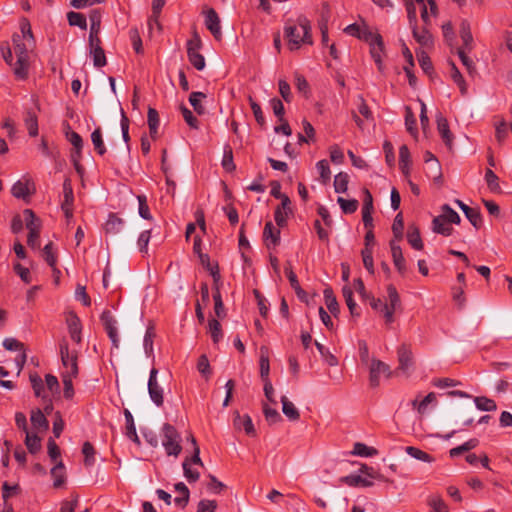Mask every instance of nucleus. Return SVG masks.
<instances>
[{"mask_svg": "<svg viewBox=\"0 0 512 512\" xmlns=\"http://www.w3.org/2000/svg\"><path fill=\"white\" fill-rule=\"evenodd\" d=\"M343 297L345 302L349 308L351 315H359L358 307L356 302L353 299V291L350 287L344 286L342 289Z\"/></svg>", "mask_w": 512, "mask_h": 512, "instance_id": "nucleus-52", "label": "nucleus"}, {"mask_svg": "<svg viewBox=\"0 0 512 512\" xmlns=\"http://www.w3.org/2000/svg\"><path fill=\"white\" fill-rule=\"evenodd\" d=\"M436 402V395L433 392L428 393L421 401L417 399L412 401V406L418 413L424 414L429 404Z\"/></svg>", "mask_w": 512, "mask_h": 512, "instance_id": "nucleus-41", "label": "nucleus"}, {"mask_svg": "<svg viewBox=\"0 0 512 512\" xmlns=\"http://www.w3.org/2000/svg\"><path fill=\"white\" fill-rule=\"evenodd\" d=\"M43 258L47 262V264L53 269V272L60 273V271L56 268L57 256L54 253L52 243H48L44 246L42 250Z\"/></svg>", "mask_w": 512, "mask_h": 512, "instance_id": "nucleus-38", "label": "nucleus"}, {"mask_svg": "<svg viewBox=\"0 0 512 512\" xmlns=\"http://www.w3.org/2000/svg\"><path fill=\"white\" fill-rule=\"evenodd\" d=\"M209 333L214 344H218L223 337L221 324L216 319H211L208 322Z\"/></svg>", "mask_w": 512, "mask_h": 512, "instance_id": "nucleus-49", "label": "nucleus"}, {"mask_svg": "<svg viewBox=\"0 0 512 512\" xmlns=\"http://www.w3.org/2000/svg\"><path fill=\"white\" fill-rule=\"evenodd\" d=\"M24 123L31 137L38 135V118L33 110H27L24 115Z\"/></svg>", "mask_w": 512, "mask_h": 512, "instance_id": "nucleus-31", "label": "nucleus"}, {"mask_svg": "<svg viewBox=\"0 0 512 512\" xmlns=\"http://www.w3.org/2000/svg\"><path fill=\"white\" fill-rule=\"evenodd\" d=\"M67 20L70 26H77L82 30L87 29L86 17L82 13L70 11L67 13Z\"/></svg>", "mask_w": 512, "mask_h": 512, "instance_id": "nucleus-44", "label": "nucleus"}, {"mask_svg": "<svg viewBox=\"0 0 512 512\" xmlns=\"http://www.w3.org/2000/svg\"><path fill=\"white\" fill-rule=\"evenodd\" d=\"M349 175L346 172H340L334 177V189L336 193H345L348 190Z\"/></svg>", "mask_w": 512, "mask_h": 512, "instance_id": "nucleus-46", "label": "nucleus"}, {"mask_svg": "<svg viewBox=\"0 0 512 512\" xmlns=\"http://www.w3.org/2000/svg\"><path fill=\"white\" fill-rule=\"evenodd\" d=\"M428 26L429 25H425V27L419 29L417 24L410 25L412 29L413 38L419 45L426 48L433 46V37L427 28Z\"/></svg>", "mask_w": 512, "mask_h": 512, "instance_id": "nucleus-16", "label": "nucleus"}, {"mask_svg": "<svg viewBox=\"0 0 512 512\" xmlns=\"http://www.w3.org/2000/svg\"><path fill=\"white\" fill-rule=\"evenodd\" d=\"M397 356L399 362L398 370L402 371L403 373H408L413 366V356L411 350L407 346L401 345L397 350Z\"/></svg>", "mask_w": 512, "mask_h": 512, "instance_id": "nucleus-18", "label": "nucleus"}, {"mask_svg": "<svg viewBox=\"0 0 512 512\" xmlns=\"http://www.w3.org/2000/svg\"><path fill=\"white\" fill-rule=\"evenodd\" d=\"M474 403L477 409L481 411L491 412L497 409L496 402L493 399H490L485 396L474 397Z\"/></svg>", "mask_w": 512, "mask_h": 512, "instance_id": "nucleus-40", "label": "nucleus"}, {"mask_svg": "<svg viewBox=\"0 0 512 512\" xmlns=\"http://www.w3.org/2000/svg\"><path fill=\"white\" fill-rule=\"evenodd\" d=\"M222 167L227 172H232L236 168L234 161H233V151L229 145H225V147H224V154H223V158H222Z\"/></svg>", "mask_w": 512, "mask_h": 512, "instance_id": "nucleus-57", "label": "nucleus"}, {"mask_svg": "<svg viewBox=\"0 0 512 512\" xmlns=\"http://www.w3.org/2000/svg\"><path fill=\"white\" fill-rule=\"evenodd\" d=\"M337 202L345 214L354 213L359 204L356 199H345L343 197H338Z\"/></svg>", "mask_w": 512, "mask_h": 512, "instance_id": "nucleus-60", "label": "nucleus"}, {"mask_svg": "<svg viewBox=\"0 0 512 512\" xmlns=\"http://www.w3.org/2000/svg\"><path fill=\"white\" fill-rule=\"evenodd\" d=\"M100 320L102 322V325L108 334V337L110 338L113 347L118 348L119 347V336H118V330H117V321L112 315V313L108 310L103 311V313L100 316Z\"/></svg>", "mask_w": 512, "mask_h": 512, "instance_id": "nucleus-12", "label": "nucleus"}, {"mask_svg": "<svg viewBox=\"0 0 512 512\" xmlns=\"http://www.w3.org/2000/svg\"><path fill=\"white\" fill-rule=\"evenodd\" d=\"M407 241L415 250L423 249V241L420 236L419 228L416 225H410L407 231Z\"/></svg>", "mask_w": 512, "mask_h": 512, "instance_id": "nucleus-30", "label": "nucleus"}, {"mask_svg": "<svg viewBox=\"0 0 512 512\" xmlns=\"http://www.w3.org/2000/svg\"><path fill=\"white\" fill-rule=\"evenodd\" d=\"M437 129L446 145H451L453 137L449 129L448 121L442 114L437 115Z\"/></svg>", "mask_w": 512, "mask_h": 512, "instance_id": "nucleus-28", "label": "nucleus"}, {"mask_svg": "<svg viewBox=\"0 0 512 512\" xmlns=\"http://www.w3.org/2000/svg\"><path fill=\"white\" fill-rule=\"evenodd\" d=\"M82 453L84 455V464L87 467L94 465L95 463V449L93 445L86 441L82 447Z\"/></svg>", "mask_w": 512, "mask_h": 512, "instance_id": "nucleus-59", "label": "nucleus"}, {"mask_svg": "<svg viewBox=\"0 0 512 512\" xmlns=\"http://www.w3.org/2000/svg\"><path fill=\"white\" fill-rule=\"evenodd\" d=\"M25 444L30 453L35 454L41 449V439L36 434L26 433Z\"/></svg>", "mask_w": 512, "mask_h": 512, "instance_id": "nucleus-56", "label": "nucleus"}, {"mask_svg": "<svg viewBox=\"0 0 512 512\" xmlns=\"http://www.w3.org/2000/svg\"><path fill=\"white\" fill-rule=\"evenodd\" d=\"M263 413H264L266 421L269 424L278 423L282 419L281 415L279 414V412L276 409L271 408L267 404L263 405Z\"/></svg>", "mask_w": 512, "mask_h": 512, "instance_id": "nucleus-64", "label": "nucleus"}, {"mask_svg": "<svg viewBox=\"0 0 512 512\" xmlns=\"http://www.w3.org/2000/svg\"><path fill=\"white\" fill-rule=\"evenodd\" d=\"M340 481L348 486L356 487V486H363V487H371L373 485V482L361 477L360 475H347L340 479Z\"/></svg>", "mask_w": 512, "mask_h": 512, "instance_id": "nucleus-35", "label": "nucleus"}, {"mask_svg": "<svg viewBox=\"0 0 512 512\" xmlns=\"http://www.w3.org/2000/svg\"><path fill=\"white\" fill-rule=\"evenodd\" d=\"M405 451L409 456L413 457L416 460H419L422 462H427V463H431L434 461L433 456H431L427 452H425L417 447L407 446L405 448Z\"/></svg>", "mask_w": 512, "mask_h": 512, "instance_id": "nucleus-37", "label": "nucleus"}, {"mask_svg": "<svg viewBox=\"0 0 512 512\" xmlns=\"http://www.w3.org/2000/svg\"><path fill=\"white\" fill-rule=\"evenodd\" d=\"M156 337L155 328L153 325L147 327L144 339H143V348L147 357L153 356L154 348L153 343Z\"/></svg>", "mask_w": 512, "mask_h": 512, "instance_id": "nucleus-33", "label": "nucleus"}, {"mask_svg": "<svg viewBox=\"0 0 512 512\" xmlns=\"http://www.w3.org/2000/svg\"><path fill=\"white\" fill-rule=\"evenodd\" d=\"M263 238L267 247H270V245L276 246L280 242V230L275 228L272 222H267L264 227Z\"/></svg>", "mask_w": 512, "mask_h": 512, "instance_id": "nucleus-25", "label": "nucleus"}, {"mask_svg": "<svg viewBox=\"0 0 512 512\" xmlns=\"http://www.w3.org/2000/svg\"><path fill=\"white\" fill-rule=\"evenodd\" d=\"M260 375L261 378L269 379L270 365H269V357H268V349L265 347H261L260 349Z\"/></svg>", "mask_w": 512, "mask_h": 512, "instance_id": "nucleus-43", "label": "nucleus"}, {"mask_svg": "<svg viewBox=\"0 0 512 512\" xmlns=\"http://www.w3.org/2000/svg\"><path fill=\"white\" fill-rule=\"evenodd\" d=\"M391 254L393 263L399 273L404 274L406 272V261L402 253L401 247L396 243L395 240L390 242Z\"/></svg>", "mask_w": 512, "mask_h": 512, "instance_id": "nucleus-23", "label": "nucleus"}, {"mask_svg": "<svg viewBox=\"0 0 512 512\" xmlns=\"http://www.w3.org/2000/svg\"><path fill=\"white\" fill-rule=\"evenodd\" d=\"M371 307L383 313L386 323L390 324L394 321V313L400 308L401 301L397 289L392 284L387 287V302L383 303L380 298H372Z\"/></svg>", "mask_w": 512, "mask_h": 512, "instance_id": "nucleus-2", "label": "nucleus"}, {"mask_svg": "<svg viewBox=\"0 0 512 512\" xmlns=\"http://www.w3.org/2000/svg\"><path fill=\"white\" fill-rule=\"evenodd\" d=\"M478 444H479V441L476 438L469 439L468 441L464 442L462 445L452 448L449 451V454L451 457L459 456L464 452H467V451H470V450L476 448L478 446Z\"/></svg>", "mask_w": 512, "mask_h": 512, "instance_id": "nucleus-45", "label": "nucleus"}, {"mask_svg": "<svg viewBox=\"0 0 512 512\" xmlns=\"http://www.w3.org/2000/svg\"><path fill=\"white\" fill-rule=\"evenodd\" d=\"M74 193L70 179L63 182V199L61 201V210L68 222L73 218Z\"/></svg>", "mask_w": 512, "mask_h": 512, "instance_id": "nucleus-14", "label": "nucleus"}, {"mask_svg": "<svg viewBox=\"0 0 512 512\" xmlns=\"http://www.w3.org/2000/svg\"><path fill=\"white\" fill-rule=\"evenodd\" d=\"M161 442L168 456L178 457L182 451L181 436L177 429L165 423L161 428Z\"/></svg>", "mask_w": 512, "mask_h": 512, "instance_id": "nucleus-5", "label": "nucleus"}, {"mask_svg": "<svg viewBox=\"0 0 512 512\" xmlns=\"http://www.w3.org/2000/svg\"><path fill=\"white\" fill-rule=\"evenodd\" d=\"M292 214L291 201L289 197H283L281 204L277 206L274 213V219L278 226H284L289 215Z\"/></svg>", "mask_w": 512, "mask_h": 512, "instance_id": "nucleus-19", "label": "nucleus"}, {"mask_svg": "<svg viewBox=\"0 0 512 512\" xmlns=\"http://www.w3.org/2000/svg\"><path fill=\"white\" fill-rule=\"evenodd\" d=\"M416 118L410 109V107H406V115H405V126L407 131L414 137L417 136V127H416Z\"/></svg>", "mask_w": 512, "mask_h": 512, "instance_id": "nucleus-61", "label": "nucleus"}, {"mask_svg": "<svg viewBox=\"0 0 512 512\" xmlns=\"http://www.w3.org/2000/svg\"><path fill=\"white\" fill-rule=\"evenodd\" d=\"M206 98V95L202 92H192L189 96V102L192 105L195 112L199 115L204 114L205 108L201 101Z\"/></svg>", "mask_w": 512, "mask_h": 512, "instance_id": "nucleus-47", "label": "nucleus"}, {"mask_svg": "<svg viewBox=\"0 0 512 512\" xmlns=\"http://www.w3.org/2000/svg\"><path fill=\"white\" fill-rule=\"evenodd\" d=\"M445 222L459 224L461 219L459 214L453 210L448 204L442 206V214L439 215Z\"/></svg>", "mask_w": 512, "mask_h": 512, "instance_id": "nucleus-53", "label": "nucleus"}, {"mask_svg": "<svg viewBox=\"0 0 512 512\" xmlns=\"http://www.w3.org/2000/svg\"><path fill=\"white\" fill-rule=\"evenodd\" d=\"M201 39L197 34L187 41V56L193 67L199 71L205 68V58L200 54Z\"/></svg>", "mask_w": 512, "mask_h": 512, "instance_id": "nucleus-8", "label": "nucleus"}, {"mask_svg": "<svg viewBox=\"0 0 512 512\" xmlns=\"http://www.w3.org/2000/svg\"><path fill=\"white\" fill-rule=\"evenodd\" d=\"M425 161L429 166V170L431 172V176L434 179L441 178V168L438 160L430 153L427 152L425 156Z\"/></svg>", "mask_w": 512, "mask_h": 512, "instance_id": "nucleus-55", "label": "nucleus"}, {"mask_svg": "<svg viewBox=\"0 0 512 512\" xmlns=\"http://www.w3.org/2000/svg\"><path fill=\"white\" fill-rule=\"evenodd\" d=\"M411 164L410 151L406 145H402L399 148V167L405 177L410 175Z\"/></svg>", "mask_w": 512, "mask_h": 512, "instance_id": "nucleus-26", "label": "nucleus"}, {"mask_svg": "<svg viewBox=\"0 0 512 512\" xmlns=\"http://www.w3.org/2000/svg\"><path fill=\"white\" fill-rule=\"evenodd\" d=\"M455 203L463 211V213L465 214L466 218L470 221V223L475 228L478 229L482 223V217H481L480 211L478 209L469 207L468 205H466L464 202H462L459 199H456Z\"/></svg>", "mask_w": 512, "mask_h": 512, "instance_id": "nucleus-21", "label": "nucleus"}, {"mask_svg": "<svg viewBox=\"0 0 512 512\" xmlns=\"http://www.w3.org/2000/svg\"><path fill=\"white\" fill-rule=\"evenodd\" d=\"M315 346L319 353L321 354V356L326 360V362L330 366H335L338 364L337 358L323 344L319 343L318 341H315Z\"/></svg>", "mask_w": 512, "mask_h": 512, "instance_id": "nucleus-63", "label": "nucleus"}, {"mask_svg": "<svg viewBox=\"0 0 512 512\" xmlns=\"http://www.w3.org/2000/svg\"><path fill=\"white\" fill-rule=\"evenodd\" d=\"M124 416L126 420V436L133 441L135 444L140 445V439L136 432L134 418L128 409L124 410Z\"/></svg>", "mask_w": 512, "mask_h": 512, "instance_id": "nucleus-29", "label": "nucleus"}, {"mask_svg": "<svg viewBox=\"0 0 512 512\" xmlns=\"http://www.w3.org/2000/svg\"><path fill=\"white\" fill-rule=\"evenodd\" d=\"M14 52L17 56V61L14 65V73L18 78L24 79L27 76L28 70V47L25 40L21 39L19 34L12 37Z\"/></svg>", "mask_w": 512, "mask_h": 512, "instance_id": "nucleus-6", "label": "nucleus"}, {"mask_svg": "<svg viewBox=\"0 0 512 512\" xmlns=\"http://www.w3.org/2000/svg\"><path fill=\"white\" fill-rule=\"evenodd\" d=\"M324 298H325V304L328 308V310L333 314L337 315L339 312V306L338 302L336 300V297L333 294V291L330 288H326L324 290Z\"/></svg>", "mask_w": 512, "mask_h": 512, "instance_id": "nucleus-54", "label": "nucleus"}, {"mask_svg": "<svg viewBox=\"0 0 512 512\" xmlns=\"http://www.w3.org/2000/svg\"><path fill=\"white\" fill-rule=\"evenodd\" d=\"M353 454L361 457H372L378 454L377 449L367 446L364 443L357 442L354 444Z\"/></svg>", "mask_w": 512, "mask_h": 512, "instance_id": "nucleus-50", "label": "nucleus"}, {"mask_svg": "<svg viewBox=\"0 0 512 512\" xmlns=\"http://www.w3.org/2000/svg\"><path fill=\"white\" fill-rule=\"evenodd\" d=\"M124 221L115 213H110L104 224L106 234L116 235L123 230Z\"/></svg>", "mask_w": 512, "mask_h": 512, "instance_id": "nucleus-24", "label": "nucleus"}, {"mask_svg": "<svg viewBox=\"0 0 512 512\" xmlns=\"http://www.w3.org/2000/svg\"><path fill=\"white\" fill-rule=\"evenodd\" d=\"M147 117L150 135L152 138H155L159 127L158 112L154 108H149Z\"/></svg>", "mask_w": 512, "mask_h": 512, "instance_id": "nucleus-51", "label": "nucleus"}, {"mask_svg": "<svg viewBox=\"0 0 512 512\" xmlns=\"http://www.w3.org/2000/svg\"><path fill=\"white\" fill-rule=\"evenodd\" d=\"M431 512H449V508L443 498L438 494H432L427 499Z\"/></svg>", "mask_w": 512, "mask_h": 512, "instance_id": "nucleus-34", "label": "nucleus"}, {"mask_svg": "<svg viewBox=\"0 0 512 512\" xmlns=\"http://www.w3.org/2000/svg\"><path fill=\"white\" fill-rule=\"evenodd\" d=\"M11 193L15 198L29 202L30 196L35 193V184L29 177H22L13 184Z\"/></svg>", "mask_w": 512, "mask_h": 512, "instance_id": "nucleus-10", "label": "nucleus"}, {"mask_svg": "<svg viewBox=\"0 0 512 512\" xmlns=\"http://www.w3.org/2000/svg\"><path fill=\"white\" fill-rule=\"evenodd\" d=\"M51 476L54 480L53 486L55 488L61 487L65 482V467L64 464L60 461L51 469Z\"/></svg>", "mask_w": 512, "mask_h": 512, "instance_id": "nucleus-36", "label": "nucleus"}, {"mask_svg": "<svg viewBox=\"0 0 512 512\" xmlns=\"http://www.w3.org/2000/svg\"><path fill=\"white\" fill-rule=\"evenodd\" d=\"M284 35L290 50H297L303 44H312L311 25L303 16L297 19V23H287L284 27Z\"/></svg>", "mask_w": 512, "mask_h": 512, "instance_id": "nucleus-1", "label": "nucleus"}, {"mask_svg": "<svg viewBox=\"0 0 512 512\" xmlns=\"http://www.w3.org/2000/svg\"><path fill=\"white\" fill-rule=\"evenodd\" d=\"M234 427L238 430L243 429L249 436H255V428L251 417L248 414L241 415L239 412L235 413L233 420Z\"/></svg>", "mask_w": 512, "mask_h": 512, "instance_id": "nucleus-20", "label": "nucleus"}, {"mask_svg": "<svg viewBox=\"0 0 512 512\" xmlns=\"http://www.w3.org/2000/svg\"><path fill=\"white\" fill-rule=\"evenodd\" d=\"M90 55L93 58V64L95 67H103L106 65V56L103 48L100 47H94L90 48Z\"/></svg>", "mask_w": 512, "mask_h": 512, "instance_id": "nucleus-58", "label": "nucleus"}, {"mask_svg": "<svg viewBox=\"0 0 512 512\" xmlns=\"http://www.w3.org/2000/svg\"><path fill=\"white\" fill-rule=\"evenodd\" d=\"M23 214L29 230L27 244L30 248L37 249L40 247V222L31 209H25Z\"/></svg>", "mask_w": 512, "mask_h": 512, "instance_id": "nucleus-7", "label": "nucleus"}, {"mask_svg": "<svg viewBox=\"0 0 512 512\" xmlns=\"http://www.w3.org/2000/svg\"><path fill=\"white\" fill-rule=\"evenodd\" d=\"M66 323L71 339L77 344L81 343L82 325L79 317L75 313L70 312L66 318Z\"/></svg>", "mask_w": 512, "mask_h": 512, "instance_id": "nucleus-15", "label": "nucleus"}, {"mask_svg": "<svg viewBox=\"0 0 512 512\" xmlns=\"http://www.w3.org/2000/svg\"><path fill=\"white\" fill-rule=\"evenodd\" d=\"M60 356L63 369L61 377L77 378L79 375L78 351L70 349L66 339H62L59 344Z\"/></svg>", "mask_w": 512, "mask_h": 512, "instance_id": "nucleus-4", "label": "nucleus"}, {"mask_svg": "<svg viewBox=\"0 0 512 512\" xmlns=\"http://www.w3.org/2000/svg\"><path fill=\"white\" fill-rule=\"evenodd\" d=\"M205 25L217 40L221 38L222 32L220 26V19L217 12L212 8L206 12Z\"/></svg>", "mask_w": 512, "mask_h": 512, "instance_id": "nucleus-17", "label": "nucleus"}, {"mask_svg": "<svg viewBox=\"0 0 512 512\" xmlns=\"http://www.w3.org/2000/svg\"><path fill=\"white\" fill-rule=\"evenodd\" d=\"M429 5L430 14L436 16L438 8L434 0H406V11L409 25L417 24V12L420 11L421 19L425 25H430V16L427 8Z\"/></svg>", "mask_w": 512, "mask_h": 512, "instance_id": "nucleus-3", "label": "nucleus"}, {"mask_svg": "<svg viewBox=\"0 0 512 512\" xmlns=\"http://www.w3.org/2000/svg\"><path fill=\"white\" fill-rule=\"evenodd\" d=\"M449 222H445L442 217H435L432 221L433 231L435 233L450 236L453 232V228L448 225Z\"/></svg>", "mask_w": 512, "mask_h": 512, "instance_id": "nucleus-39", "label": "nucleus"}, {"mask_svg": "<svg viewBox=\"0 0 512 512\" xmlns=\"http://www.w3.org/2000/svg\"><path fill=\"white\" fill-rule=\"evenodd\" d=\"M450 66H451L450 74H451L452 80L459 87L461 94L466 95L467 94V85H466V82H465L462 74L460 73V71L458 70V68L456 67V65L453 62H450Z\"/></svg>", "mask_w": 512, "mask_h": 512, "instance_id": "nucleus-42", "label": "nucleus"}, {"mask_svg": "<svg viewBox=\"0 0 512 512\" xmlns=\"http://www.w3.org/2000/svg\"><path fill=\"white\" fill-rule=\"evenodd\" d=\"M182 467L184 476L189 483L196 482L199 479L200 473L197 469L192 468L190 461H183Z\"/></svg>", "mask_w": 512, "mask_h": 512, "instance_id": "nucleus-62", "label": "nucleus"}, {"mask_svg": "<svg viewBox=\"0 0 512 512\" xmlns=\"http://www.w3.org/2000/svg\"><path fill=\"white\" fill-rule=\"evenodd\" d=\"M366 42L370 46L371 57L375 61L379 71H382V69H383L382 55L384 52V43H383L382 36L379 33L374 32Z\"/></svg>", "mask_w": 512, "mask_h": 512, "instance_id": "nucleus-11", "label": "nucleus"}, {"mask_svg": "<svg viewBox=\"0 0 512 512\" xmlns=\"http://www.w3.org/2000/svg\"><path fill=\"white\" fill-rule=\"evenodd\" d=\"M282 412L291 421H296L300 418V413L295 405L286 397H281Z\"/></svg>", "mask_w": 512, "mask_h": 512, "instance_id": "nucleus-32", "label": "nucleus"}, {"mask_svg": "<svg viewBox=\"0 0 512 512\" xmlns=\"http://www.w3.org/2000/svg\"><path fill=\"white\" fill-rule=\"evenodd\" d=\"M344 32L350 36L356 37L358 39L367 41L370 36L374 33L367 25H358L356 23L348 25Z\"/></svg>", "mask_w": 512, "mask_h": 512, "instance_id": "nucleus-22", "label": "nucleus"}, {"mask_svg": "<svg viewBox=\"0 0 512 512\" xmlns=\"http://www.w3.org/2000/svg\"><path fill=\"white\" fill-rule=\"evenodd\" d=\"M91 141L97 153L104 155L106 153V146L103 141L102 132L100 128H96L91 134Z\"/></svg>", "mask_w": 512, "mask_h": 512, "instance_id": "nucleus-48", "label": "nucleus"}, {"mask_svg": "<svg viewBox=\"0 0 512 512\" xmlns=\"http://www.w3.org/2000/svg\"><path fill=\"white\" fill-rule=\"evenodd\" d=\"M369 369V384L375 388L380 385V376L384 375L389 378L392 374L390 367L383 361L372 358L370 365L367 366Z\"/></svg>", "mask_w": 512, "mask_h": 512, "instance_id": "nucleus-9", "label": "nucleus"}, {"mask_svg": "<svg viewBox=\"0 0 512 512\" xmlns=\"http://www.w3.org/2000/svg\"><path fill=\"white\" fill-rule=\"evenodd\" d=\"M30 420L34 429L38 431H46L49 427V422L44 413L40 409L31 411Z\"/></svg>", "mask_w": 512, "mask_h": 512, "instance_id": "nucleus-27", "label": "nucleus"}, {"mask_svg": "<svg viewBox=\"0 0 512 512\" xmlns=\"http://www.w3.org/2000/svg\"><path fill=\"white\" fill-rule=\"evenodd\" d=\"M158 370L156 368H152L149 375L148 380V392L152 402L161 407L164 402L163 389L158 383L157 380Z\"/></svg>", "mask_w": 512, "mask_h": 512, "instance_id": "nucleus-13", "label": "nucleus"}]
</instances>
